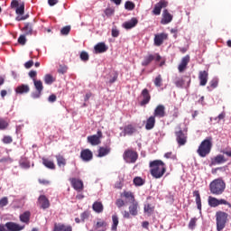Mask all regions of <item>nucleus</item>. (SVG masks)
Listing matches in <instances>:
<instances>
[{
    "instance_id": "nucleus-1",
    "label": "nucleus",
    "mask_w": 231,
    "mask_h": 231,
    "mask_svg": "<svg viewBox=\"0 0 231 231\" xmlns=\"http://www.w3.org/2000/svg\"><path fill=\"white\" fill-rule=\"evenodd\" d=\"M151 174L153 178L159 179L165 174V163L160 160L150 162Z\"/></svg>"
},
{
    "instance_id": "nucleus-2",
    "label": "nucleus",
    "mask_w": 231,
    "mask_h": 231,
    "mask_svg": "<svg viewBox=\"0 0 231 231\" xmlns=\"http://www.w3.org/2000/svg\"><path fill=\"white\" fill-rule=\"evenodd\" d=\"M226 189V184L221 179H216L209 184V190L214 196H221Z\"/></svg>"
},
{
    "instance_id": "nucleus-3",
    "label": "nucleus",
    "mask_w": 231,
    "mask_h": 231,
    "mask_svg": "<svg viewBox=\"0 0 231 231\" xmlns=\"http://www.w3.org/2000/svg\"><path fill=\"white\" fill-rule=\"evenodd\" d=\"M210 151H212V137H208L201 142L197 150V153L200 158H205L210 154Z\"/></svg>"
},
{
    "instance_id": "nucleus-4",
    "label": "nucleus",
    "mask_w": 231,
    "mask_h": 231,
    "mask_svg": "<svg viewBox=\"0 0 231 231\" xmlns=\"http://www.w3.org/2000/svg\"><path fill=\"white\" fill-rule=\"evenodd\" d=\"M226 219H228V215L224 211H217L216 213L217 221V230L221 231L226 226Z\"/></svg>"
},
{
    "instance_id": "nucleus-5",
    "label": "nucleus",
    "mask_w": 231,
    "mask_h": 231,
    "mask_svg": "<svg viewBox=\"0 0 231 231\" xmlns=\"http://www.w3.org/2000/svg\"><path fill=\"white\" fill-rule=\"evenodd\" d=\"M24 230V226H21L15 222H7L0 225V231H21Z\"/></svg>"
},
{
    "instance_id": "nucleus-6",
    "label": "nucleus",
    "mask_w": 231,
    "mask_h": 231,
    "mask_svg": "<svg viewBox=\"0 0 231 231\" xmlns=\"http://www.w3.org/2000/svg\"><path fill=\"white\" fill-rule=\"evenodd\" d=\"M209 207L216 208V207H219V205H226L228 207V208H231V204L230 202L226 201L225 199H216L214 197H208V199Z\"/></svg>"
},
{
    "instance_id": "nucleus-7",
    "label": "nucleus",
    "mask_w": 231,
    "mask_h": 231,
    "mask_svg": "<svg viewBox=\"0 0 231 231\" xmlns=\"http://www.w3.org/2000/svg\"><path fill=\"white\" fill-rule=\"evenodd\" d=\"M124 160L126 163H134L138 160V153L133 150H127L124 153Z\"/></svg>"
},
{
    "instance_id": "nucleus-8",
    "label": "nucleus",
    "mask_w": 231,
    "mask_h": 231,
    "mask_svg": "<svg viewBox=\"0 0 231 231\" xmlns=\"http://www.w3.org/2000/svg\"><path fill=\"white\" fill-rule=\"evenodd\" d=\"M152 60L160 62V60H162V56H160L158 53L145 56L143 61L142 62V66H149L150 62H152Z\"/></svg>"
},
{
    "instance_id": "nucleus-9",
    "label": "nucleus",
    "mask_w": 231,
    "mask_h": 231,
    "mask_svg": "<svg viewBox=\"0 0 231 231\" xmlns=\"http://www.w3.org/2000/svg\"><path fill=\"white\" fill-rule=\"evenodd\" d=\"M175 136L179 145H185V143H187V133L179 130L175 132Z\"/></svg>"
},
{
    "instance_id": "nucleus-10",
    "label": "nucleus",
    "mask_w": 231,
    "mask_h": 231,
    "mask_svg": "<svg viewBox=\"0 0 231 231\" xmlns=\"http://www.w3.org/2000/svg\"><path fill=\"white\" fill-rule=\"evenodd\" d=\"M168 5H169V2H167L166 0H161L159 3H157L154 5L152 14L154 15H160V14H162V8H167Z\"/></svg>"
},
{
    "instance_id": "nucleus-11",
    "label": "nucleus",
    "mask_w": 231,
    "mask_h": 231,
    "mask_svg": "<svg viewBox=\"0 0 231 231\" xmlns=\"http://www.w3.org/2000/svg\"><path fill=\"white\" fill-rule=\"evenodd\" d=\"M100 138H102V132L97 131V134L88 137V143H91V145H98L100 143Z\"/></svg>"
},
{
    "instance_id": "nucleus-12",
    "label": "nucleus",
    "mask_w": 231,
    "mask_h": 231,
    "mask_svg": "<svg viewBox=\"0 0 231 231\" xmlns=\"http://www.w3.org/2000/svg\"><path fill=\"white\" fill-rule=\"evenodd\" d=\"M70 183L75 190L80 192L84 189V182L81 180L72 178L70 179Z\"/></svg>"
},
{
    "instance_id": "nucleus-13",
    "label": "nucleus",
    "mask_w": 231,
    "mask_h": 231,
    "mask_svg": "<svg viewBox=\"0 0 231 231\" xmlns=\"http://www.w3.org/2000/svg\"><path fill=\"white\" fill-rule=\"evenodd\" d=\"M136 133V128L132 125L125 126L124 131L120 134V136H133Z\"/></svg>"
},
{
    "instance_id": "nucleus-14",
    "label": "nucleus",
    "mask_w": 231,
    "mask_h": 231,
    "mask_svg": "<svg viewBox=\"0 0 231 231\" xmlns=\"http://www.w3.org/2000/svg\"><path fill=\"white\" fill-rule=\"evenodd\" d=\"M38 203L41 208H42L43 210H46V208H50V200L44 195H41L38 198Z\"/></svg>"
},
{
    "instance_id": "nucleus-15",
    "label": "nucleus",
    "mask_w": 231,
    "mask_h": 231,
    "mask_svg": "<svg viewBox=\"0 0 231 231\" xmlns=\"http://www.w3.org/2000/svg\"><path fill=\"white\" fill-rule=\"evenodd\" d=\"M80 158L83 162H91L93 160V152L89 149L81 151Z\"/></svg>"
},
{
    "instance_id": "nucleus-16",
    "label": "nucleus",
    "mask_w": 231,
    "mask_h": 231,
    "mask_svg": "<svg viewBox=\"0 0 231 231\" xmlns=\"http://www.w3.org/2000/svg\"><path fill=\"white\" fill-rule=\"evenodd\" d=\"M153 116L156 118H163L165 116V106L159 105L154 110Z\"/></svg>"
},
{
    "instance_id": "nucleus-17",
    "label": "nucleus",
    "mask_w": 231,
    "mask_h": 231,
    "mask_svg": "<svg viewBox=\"0 0 231 231\" xmlns=\"http://www.w3.org/2000/svg\"><path fill=\"white\" fill-rule=\"evenodd\" d=\"M167 41V33L155 34L154 44L155 46H162L163 42Z\"/></svg>"
},
{
    "instance_id": "nucleus-18",
    "label": "nucleus",
    "mask_w": 231,
    "mask_h": 231,
    "mask_svg": "<svg viewBox=\"0 0 231 231\" xmlns=\"http://www.w3.org/2000/svg\"><path fill=\"white\" fill-rule=\"evenodd\" d=\"M199 80L200 81V86H207V82H208V72L207 70L199 71Z\"/></svg>"
},
{
    "instance_id": "nucleus-19",
    "label": "nucleus",
    "mask_w": 231,
    "mask_h": 231,
    "mask_svg": "<svg viewBox=\"0 0 231 231\" xmlns=\"http://www.w3.org/2000/svg\"><path fill=\"white\" fill-rule=\"evenodd\" d=\"M171 22H172V14H171L167 9L163 10L162 19L161 23L162 24H169V23H171Z\"/></svg>"
},
{
    "instance_id": "nucleus-20",
    "label": "nucleus",
    "mask_w": 231,
    "mask_h": 231,
    "mask_svg": "<svg viewBox=\"0 0 231 231\" xmlns=\"http://www.w3.org/2000/svg\"><path fill=\"white\" fill-rule=\"evenodd\" d=\"M136 24H138V19L134 17L131 20L125 22L123 23V28H125V30H132Z\"/></svg>"
},
{
    "instance_id": "nucleus-21",
    "label": "nucleus",
    "mask_w": 231,
    "mask_h": 231,
    "mask_svg": "<svg viewBox=\"0 0 231 231\" xmlns=\"http://www.w3.org/2000/svg\"><path fill=\"white\" fill-rule=\"evenodd\" d=\"M143 100L141 101V106H145L151 101V95L147 88L143 89L142 91Z\"/></svg>"
},
{
    "instance_id": "nucleus-22",
    "label": "nucleus",
    "mask_w": 231,
    "mask_h": 231,
    "mask_svg": "<svg viewBox=\"0 0 231 231\" xmlns=\"http://www.w3.org/2000/svg\"><path fill=\"white\" fill-rule=\"evenodd\" d=\"M190 61V56L187 55L182 58L180 64L179 65V71L180 73H183L185 71V68H187V65Z\"/></svg>"
},
{
    "instance_id": "nucleus-23",
    "label": "nucleus",
    "mask_w": 231,
    "mask_h": 231,
    "mask_svg": "<svg viewBox=\"0 0 231 231\" xmlns=\"http://www.w3.org/2000/svg\"><path fill=\"white\" fill-rule=\"evenodd\" d=\"M156 125V118L152 116L146 120L145 129L146 131H151L154 129V125Z\"/></svg>"
},
{
    "instance_id": "nucleus-24",
    "label": "nucleus",
    "mask_w": 231,
    "mask_h": 231,
    "mask_svg": "<svg viewBox=\"0 0 231 231\" xmlns=\"http://www.w3.org/2000/svg\"><path fill=\"white\" fill-rule=\"evenodd\" d=\"M31 216H32V213H30V211H24L19 217L21 223H24L25 225H29L30 224V217Z\"/></svg>"
},
{
    "instance_id": "nucleus-25",
    "label": "nucleus",
    "mask_w": 231,
    "mask_h": 231,
    "mask_svg": "<svg viewBox=\"0 0 231 231\" xmlns=\"http://www.w3.org/2000/svg\"><path fill=\"white\" fill-rule=\"evenodd\" d=\"M94 50L96 53H106V51L108 50V47L106 45V43L99 42L94 47Z\"/></svg>"
},
{
    "instance_id": "nucleus-26",
    "label": "nucleus",
    "mask_w": 231,
    "mask_h": 231,
    "mask_svg": "<svg viewBox=\"0 0 231 231\" xmlns=\"http://www.w3.org/2000/svg\"><path fill=\"white\" fill-rule=\"evenodd\" d=\"M15 92L18 93L19 95H23L24 93H30V86L22 84L15 88Z\"/></svg>"
},
{
    "instance_id": "nucleus-27",
    "label": "nucleus",
    "mask_w": 231,
    "mask_h": 231,
    "mask_svg": "<svg viewBox=\"0 0 231 231\" xmlns=\"http://www.w3.org/2000/svg\"><path fill=\"white\" fill-rule=\"evenodd\" d=\"M129 212L131 216H138V202L136 200L131 202V205L129 206Z\"/></svg>"
},
{
    "instance_id": "nucleus-28",
    "label": "nucleus",
    "mask_w": 231,
    "mask_h": 231,
    "mask_svg": "<svg viewBox=\"0 0 231 231\" xmlns=\"http://www.w3.org/2000/svg\"><path fill=\"white\" fill-rule=\"evenodd\" d=\"M226 160L225 156L222 154L217 155L214 159H212V165H221V163H225Z\"/></svg>"
},
{
    "instance_id": "nucleus-29",
    "label": "nucleus",
    "mask_w": 231,
    "mask_h": 231,
    "mask_svg": "<svg viewBox=\"0 0 231 231\" xmlns=\"http://www.w3.org/2000/svg\"><path fill=\"white\" fill-rule=\"evenodd\" d=\"M193 196L196 198L195 201L197 204V208H198V210H199L201 212V196L199 195V191L195 190L193 192Z\"/></svg>"
},
{
    "instance_id": "nucleus-30",
    "label": "nucleus",
    "mask_w": 231,
    "mask_h": 231,
    "mask_svg": "<svg viewBox=\"0 0 231 231\" xmlns=\"http://www.w3.org/2000/svg\"><path fill=\"white\" fill-rule=\"evenodd\" d=\"M42 164L44 165V167H46L47 169H51V171H54L55 169V163L49 159L43 158Z\"/></svg>"
},
{
    "instance_id": "nucleus-31",
    "label": "nucleus",
    "mask_w": 231,
    "mask_h": 231,
    "mask_svg": "<svg viewBox=\"0 0 231 231\" xmlns=\"http://www.w3.org/2000/svg\"><path fill=\"white\" fill-rule=\"evenodd\" d=\"M56 160H57V164L59 167H66V159L64 158V156L59 154L55 156Z\"/></svg>"
},
{
    "instance_id": "nucleus-32",
    "label": "nucleus",
    "mask_w": 231,
    "mask_h": 231,
    "mask_svg": "<svg viewBox=\"0 0 231 231\" xmlns=\"http://www.w3.org/2000/svg\"><path fill=\"white\" fill-rule=\"evenodd\" d=\"M92 208L95 212L100 214V212H103L104 210V206L100 202H95L92 206Z\"/></svg>"
},
{
    "instance_id": "nucleus-33",
    "label": "nucleus",
    "mask_w": 231,
    "mask_h": 231,
    "mask_svg": "<svg viewBox=\"0 0 231 231\" xmlns=\"http://www.w3.org/2000/svg\"><path fill=\"white\" fill-rule=\"evenodd\" d=\"M23 32L25 35H32V33H33V25H32V23H25Z\"/></svg>"
},
{
    "instance_id": "nucleus-34",
    "label": "nucleus",
    "mask_w": 231,
    "mask_h": 231,
    "mask_svg": "<svg viewBox=\"0 0 231 231\" xmlns=\"http://www.w3.org/2000/svg\"><path fill=\"white\" fill-rule=\"evenodd\" d=\"M143 210L145 214H149V216H151V214L154 212V206H152V204L146 203L144 204Z\"/></svg>"
},
{
    "instance_id": "nucleus-35",
    "label": "nucleus",
    "mask_w": 231,
    "mask_h": 231,
    "mask_svg": "<svg viewBox=\"0 0 231 231\" xmlns=\"http://www.w3.org/2000/svg\"><path fill=\"white\" fill-rule=\"evenodd\" d=\"M110 149L109 148H104V147H100L98 150V157L102 158L104 156H107V153L110 152Z\"/></svg>"
},
{
    "instance_id": "nucleus-36",
    "label": "nucleus",
    "mask_w": 231,
    "mask_h": 231,
    "mask_svg": "<svg viewBox=\"0 0 231 231\" xmlns=\"http://www.w3.org/2000/svg\"><path fill=\"white\" fill-rule=\"evenodd\" d=\"M33 82H34V88H35L36 91L42 92V89H44V87L42 86V81L33 79Z\"/></svg>"
},
{
    "instance_id": "nucleus-37",
    "label": "nucleus",
    "mask_w": 231,
    "mask_h": 231,
    "mask_svg": "<svg viewBox=\"0 0 231 231\" xmlns=\"http://www.w3.org/2000/svg\"><path fill=\"white\" fill-rule=\"evenodd\" d=\"M44 82L45 84H48V86H51V83L55 82V79H53L52 75L46 74L44 77Z\"/></svg>"
},
{
    "instance_id": "nucleus-38",
    "label": "nucleus",
    "mask_w": 231,
    "mask_h": 231,
    "mask_svg": "<svg viewBox=\"0 0 231 231\" xmlns=\"http://www.w3.org/2000/svg\"><path fill=\"white\" fill-rule=\"evenodd\" d=\"M112 221H113L112 230L116 231V228L118 226V216L113 215L112 216Z\"/></svg>"
},
{
    "instance_id": "nucleus-39",
    "label": "nucleus",
    "mask_w": 231,
    "mask_h": 231,
    "mask_svg": "<svg viewBox=\"0 0 231 231\" xmlns=\"http://www.w3.org/2000/svg\"><path fill=\"white\" fill-rule=\"evenodd\" d=\"M174 84L176 88H183V86L185 85V80H183V79L181 78H176L174 79Z\"/></svg>"
},
{
    "instance_id": "nucleus-40",
    "label": "nucleus",
    "mask_w": 231,
    "mask_h": 231,
    "mask_svg": "<svg viewBox=\"0 0 231 231\" xmlns=\"http://www.w3.org/2000/svg\"><path fill=\"white\" fill-rule=\"evenodd\" d=\"M145 183V181L143 180V179H142V177H135L134 179V184L136 187H142V185H143Z\"/></svg>"
},
{
    "instance_id": "nucleus-41",
    "label": "nucleus",
    "mask_w": 231,
    "mask_h": 231,
    "mask_svg": "<svg viewBox=\"0 0 231 231\" xmlns=\"http://www.w3.org/2000/svg\"><path fill=\"white\" fill-rule=\"evenodd\" d=\"M118 79V73L117 72H112L110 75V78L108 79L109 84H115L116 82V79Z\"/></svg>"
},
{
    "instance_id": "nucleus-42",
    "label": "nucleus",
    "mask_w": 231,
    "mask_h": 231,
    "mask_svg": "<svg viewBox=\"0 0 231 231\" xmlns=\"http://www.w3.org/2000/svg\"><path fill=\"white\" fill-rule=\"evenodd\" d=\"M79 58L81 59V60L83 62H88V60H89V54L88 52H86L85 51H83L79 54Z\"/></svg>"
},
{
    "instance_id": "nucleus-43",
    "label": "nucleus",
    "mask_w": 231,
    "mask_h": 231,
    "mask_svg": "<svg viewBox=\"0 0 231 231\" xmlns=\"http://www.w3.org/2000/svg\"><path fill=\"white\" fill-rule=\"evenodd\" d=\"M17 15H23L24 14V3L21 4L20 6L16 7L15 10Z\"/></svg>"
},
{
    "instance_id": "nucleus-44",
    "label": "nucleus",
    "mask_w": 231,
    "mask_h": 231,
    "mask_svg": "<svg viewBox=\"0 0 231 231\" xmlns=\"http://www.w3.org/2000/svg\"><path fill=\"white\" fill-rule=\"evenodd\" d=\"M125 198H126V199H129L130 203H133L136 200H134V195H133L131 192L127 191L124 193Z\"/></svg>"
},
{
    "instance_id": "nucleus-45",
    "label": "nucleus",
    "mask_w": 231,
    "mask_h": 231,
    "mask_svg": "<svg viewBox=\"0 0 231 231\" xmlns=\"http://www.w3.org/2000/svg\"><path fill=\"white\" fill-rule=\"evenodd\" d=\"M125 10H134V3L131 2V1H126L125 4Z\"/></svg>"
},
{
    "instance_id": "nucleus-46",
    "label": "nucleus",
    "mask_w": 231,
    "mask_h": 231,
    "mask_svg": "<svg viewBox=\"0 0 231 231\" xmlns=\"http://www.w3.org/2000/svg\"><path fill=\"white\" fill-rule=\"evenodd\" d=\"M69 32H71V26L69 25H67L60 30L61 35H69Z\"/></svg>"
},
{
    "instance_id": "nucleus-47",
    "label": "nucleus",
    "mask_w": 231,
    "mask_h": 231,
    "mask_svg": "<svg viewBox=\"0 0 231 231\" xmlns=\"http://www.w3.org/2000/svg\"><path fill=\"white\" fill-rule=\"evenodd\" d=\"M162 75L157 76L154 79V84L156 88H162Z\"/></svg>"
},
{
    "instance_id": "nucleus-48",
    "label": "nucleus",
    "mask_w": 231,
    "mask_h": 231,
    "mask_svg": "<svg viewBox=\"0 0 231 231\" xmlns=\"http://www.w3.org/2000/svg\"><path fill=\"white\" fill-rule=\"evenodd\" d=\"M18 42L19 44H22V46H24V44H26V35L21 34L18 38Z\"/></svg>"
},
{
    "instance_id": "nucleus-49",
    "label": "nucleus",
    "mask_w": 231,
    "mask_h": 231,
    "mask_svg": "<svg viewBox=\"0 0 231 231\" xmlns=\"http://www.w3.org/2000/svg\"><path fill=\"white\" fill-rule=\"evenodd\" d=\"M65 225L64 224H55L54 225V231H64L65 228Z\"/></svg>"
},
{
    "instance_id": "nucleus-50",
    "label": "nucleus",
    "mask_w": 231,
    "mask_h": 231,
    "mask_svg": "<svg viewBox=\"0 0 231 231\" xmlns=\"http://www.w3.org/2000/svg\"><path fill=\"white\" fill-rule=\"evenodd\" d=\"M219 82V79H217V78H214L210 82V87L213 88V89H216V88H217V84Z\"/></svg>"
},
{
    "instance_id": "nucleus-51",
    "label": "nucleus",
    "mask_w": 231,
    "mask_h": 231,
    "mask_svg": "<svg viewBox=\"0 0 231 231\" xmlns=\"http://www.w3.org/2000/svg\"><path fill=\"white\" fill-rule=\"evenodd\" d=\"M116 205L118 208H122V207L125 206V202L122 200L121 199H116Z\"/></svg>"
},
{
    "instance_id": "nucleus-52",
    "label": "nucleus",
    "mask_w": 231,
    "mask_h": 231,
    "mask_svg": "<svg viewBox=\"0 0 231 231\" xmlns=\"http://www.w3.org/2000/svg\"><path fill=\"white\" fill-rule=\"evenodd\" d=\"M8 205V198L5 197L2 199H0V207H6Z\"/></svg>"
},
{
    "instance_id": "nucleus-53",
    "label": "nucleus",
    "mask_w": 231,
    "mask_h": 231,
    "mask_svg": "<svg viewBox=\"0 0 231 231\" xmlns=\"http://www.w3.org/2000/svg\"><path fill=\"white\" fill-rule=\"evenodd\" d=\"M120 35V31L116 29V26L112 28V37H118Z\"/></svg>"
},
{
    "instance_id": "nucleus-54",
    "label": "nucleus",
    "mask_w": 231,
    "mask_h": 231,
    "mask_svg": "<svg viewBox=\"0 0 231 231\" xmlns=\"http://www.w3.org/2000/svg\"><path fill=\"white\" fill-rule=\"evenodd\" d=\"M42 93V92L37 90L36 92H32V93L31 94V97H32V98H34V99H35V98H41Z\"/></svg>"
},
{
    "instance_id": "nucleus-55",
    "label": "nucleus",
    "mask_w": 231,
    "mask_h": 231,
    "mask_svg": "<svg viewBox=\"0 0 231 231\" xmlns=\"http://www.w3.org/2000/svg\"><path fill=\"white\" fill-rule=\"evenodd\" d=\"M106 224L105 221L97 222L96 225V228H106Z\"/></svg>"
},
{
    "instance_id": "nucleus-56",
    "label": "nucleus",
    "mask_w": 231,
    "mask_h": 231,
    "mask_svg": "<svg viewBox=\"0 0 231 231\" xmlns=\"http://www.w3.org/2000/svg\"><path fill=\"white\" fill-rule=\"evenodd\" d=\"M8 127V123L5 120H0V129H6Z\"/></svg>"
},
{
    "instance_id": "nucleus-57",
    "label": "nucleus",
    "mask_w": 231,
    "mask_h": 231,
    "mask_svg": "<svg viewBox=\"0 0 231 231\" xmlns=\"http://www.w3.org/2000/svg\"><path fill=\"white\" fill-rule=\"evenodd\" d=\"M48 101L51 103L56 102L57 101V96H55V94L51 95L48 97Z\"/></svg>"
},
{
    "instance_id": "nucleus-58",
    "label": "nucleus",
    "mask_w": 231,
    "mask_h": 231,
    "mask_svg": "<svg viewBox=\"0 0 231 231\" xmlns=\"http://www.w3.org/2000/svg\"><path fill=\"white\" fill-rule=\"evenodd\" d=\"M19 7V1L17 0H13L11 2V8H18Z\"/></svg>"
},
{
    "instance_id": "nucleus-59",
    "label": "nucleus",
    "mask_w": 231,
    "mask_h": 231,
    "mask_svg": "<svg viewBox=\"0 0 231 231\" xmlns=\"http://www.w3.org/2000/svg\"><path fill=\"white\" fill-rule=\"evenodd\" d=\"M196 218H191L189 224V228H194V226H196Z\"/></svg>"
},
{
    "instance_id": "nucleus-60",
    "label": "nucleus",
    "mask_w": 231,
    "mask_h": 231,
    "mask_svg": "<svg viewBox=\"0 0 231 231\" xmlns=\"http://www.w3.org/2000/svg\"><path fill=\"white\" fill-rule=\"evenodd\" d=\"M123 217H125V219H131V213L129 211H124L123 212Z\"/></svg>"
},
{
    "instance_id": "nucleus-61",
    "label": "nucleus",
    "mask_w": 231,
    "mask_h": 231,
    "mask_svg": "<svg viewBox=\"0 0 231 231\" xmlns=\"http://www.w3.org/2000/svg\"><path fill=\"white\" fill-rule=\"evenodd\" d=\"M4 143H12V137L5 136L3 139Z\"/></svg>"
},
{
    "instance_id": "nucleus-62",
    "label": "nucleus",
    "mask_w": 231,
    "mask_h": 231,
    "mask_svg": "<svg viewBox=\"0 0 231 231\" xmlns=\"http://www.w3.org/2000/svg\"><path fill=\"white\" fill-rule=\"evenodd\" d=\"M26 69H30V68H32V66H33V60H29L27 62H25L24 64Z\"/></svg>"
},
{
    "instance_id": "nucleus-63",
    "label": "nucleus",
    "mask_w": 231,
    "mask_h": 231,
    "mask_svg": "<svg viewBox=\"0 0 231 231\" xmlns=\"http://www.w3.org/2000/svg\"><path fill=\"white\" fill-rule=\"evenodd\" d=\"M20 165L23 169H30V164L26 162H20Z\"/></svg>"
},
{
    "instance_id": "nucleus-64",
    "label": "nucleus",
    "mask_w": 231,
    "mask_h": 231,
    "mask_svg": "<svg viewBox=\"0 0 231 231\" xmlns=\"http://www.w3.org/2000/svg\"><path fill=\"white\" fill-rule=\"evenodd\" d=\"M66 71H68V68L67 67H60L58 69V73H61L62 75H64V73H66Z\"/></svg>"
}]
</instances>
